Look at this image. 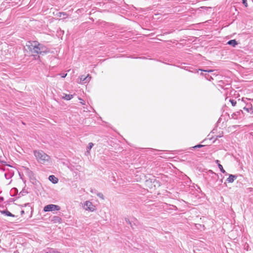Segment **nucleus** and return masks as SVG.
I'll return each instance as SVG.
<instances>
[{"instance_id":"obj_1","label":"nucleus","mask_w":253,"mask_h":253,"mask_svg":"<svg viewBox=\"0 0 253 253\" xmlns=\"http://www.w3.org/2000/svg\"><path fill=\"white\" fill-rule=\"evenodd\" d=\"M13 174L12 167L7 164L5 162L1 160V175H4V178L2 179L3 184L5 185L9 184L12 181L11 178Z\"/></svg>"},{"instance_id":"obj_2","label":"nucleus","mask_w":253,"mask_h":253,"mask_svg":"<svg viewBox=\"0 0 253 253\" xmlns=\"http://www.w3.org/2000/svg\"><path fill=\"white\" fill-rule=\"evenodd\" d=\"M26 47L33 53L42 54L48 52L47 49L37 41H29L26 43Z\"/></svg>"},{"instance_id":"obj_3","label":"nucleus","mask_w":253,"mask_h":253,"mask_svg":"<svg viewBox=\"0 0 253 253\" xmlns=\"http://www.w3.org/2000/svg\"><path fill=\"white\" fill-rule=\"evenodd\" d=\"M34 155L37 160L41 164H46L49 163L50 157L42 151L35 150L34 152Z\"/></svg>"},{"instance_id":"obj_4","label":"nucleus","mask_w":253,"mask_h":253,"mask_svg":"<svg viewBox=\"0 0 253 253\" xmlns=\"http://www.w3.org/2000/svg\"><path fill=\"white\" fill-rule=\"evenodd\" d=\"M83 207L84 210L90 211H94L96 210L95 206L89 201H85Z\"/></svg>"},{"instance_id":"obj_5","label":"nucleus","mask_w":253,"mask_h":253,"mask_svg":"<svg viewBox=\"0 0 253 253\" xmlns=\"http://www.w3.org/2000/svg\"><path fill=\"white\" fill-rule=\"evenodd\" d=\"M60 210V208L59 206L53 204L46 205L43 208V211L45 212L59 211Z\"/></svg>"},{"instance_id":"obj_6","label":"nucleus","mask_w":253,"mask_h":253,"mask_svg":"<svg viewBox=\"0 0 253 253\" xmlns=\"http://www.w3.org/2000/svg\"><path fill=\"white\" fill-rule=\"evenodd\" d=\"M80 83L85 84L87 82H89L91 79V77L89 75H87L86 76L84 75H82L80 77Z\"/></svg>"},{"instance_id":"obj_7","label":"nucleus","mask_w":253,"mask_h":253,"mask_svg":"<svg viewBox=\"0 0 253 253\" xmlns=\"http://www.w3.org/2000/svg\"><path fill=\"white\" fill-rule=\"evenodd\" d=\"M237 178V176L233 174H229L228 178L226 179L227 181L229 183L233 182L235 179Z\"/></svg>"},{"instance_id":"obj_8","label":"nucleus","mask_w":253,"mask_h":253,"mask_svg":"<svg viewBox=\"0 0 253 253\" xmlns=\"http://www.w3.org/2000/svg\"><path fill=\"white\" fill-rule=\"evenodd\" d=\"M1 214H4L6 216H10V217H15V215L11 213L10 212L7 210L1 211Z\"/></svg>"},{"instance_id":"obj_9","label":"nucleus","mask_w":253,"mask_h":253,"mask_svg":"<svg viewBox=\"0 0 253 253\" xmlns=\"http://www.w3.org/2000/svg\"><path fill=\"white\" fill-rule=\"evenodd\" d=\"M48 179L54 184L57 183L58 181V178L53 175H50Z\"/></svg>"},{"instance_id":"obj_10","label":"nucleus","mask_w":253,"mask_h":253,"mask_svg":"<svg viewBox=\"0 0 253 253\" xmlns=\"http://www.w3.org/2000/svg\"><path fill=\"white\" fill-rule=\"evenodd\" d=\"M227 44L232 45L233 47H235L237 45L238 43L235 40H231L227 42Z\"/></svg>"},{"instance_id":"obj_11","label":"nucleus","mask_w":253,"mask_h":253,"mask_svg":"<svg viewBox=\"0 0 253 253\" xmlns=\"http://www.w3.org/2000/svg\"><path fill=\"white\" fill-rule=\"evenodd\" d=\"M62 98L66 100H70L73 97V95L72 94H63Z\"/></svg>"},{"instance_id":"obj_12","label":"nucleus","mask_w":253,"mask_h":253,"mask_svg":"<svg viewBox=\"0 0 253 253\" xmlns=\"http://www.w3.org/2000/svg\"><path fill=\"white\" fill-rule=\"evenodd\" d=\"M218 162H219V161L216 160V163L218 164V167L219 169L223 173H225L226 175H227V173L226 172L225 170L223 169L222 166L221 164H219Z\"/></svg>"},{"instance_id":"obj_13","label":"nucleus","mask_w":253,"mask_h":253,"mask_svg":"<svg viewBox=\"0 0 253 253\" xmlns=\"http://www.w3.org/2000/svg\"><path fill=\"white\" fill-rule=\"evenodd\" d=\"M57 16L63 18H66L67 17V14L65 12H58Z\"/></svg>"},{"instance_id":"obj_14","label":"nucleus","mask_w":253,"mask_h":253,"mask_svg":"<svg viewBox=\"0 0 253 253\" xmlns=\"http://www.w3.org/2000/svg\"><path fill=\"white\" fill-rule=\"evenodd\" d=\"M61 220V219L59 216H55L53 217V221L55 222H60Z\"/></svg>"},{"instance_id":"obj_15","label":"nucleus","mask_w":253,"mask_h":253,"mask_svg":"<svg viewBox=\"0 0 253 253\" xmlns=\"http://www.w3.org/2000/svg\"><path fill=\"white\" fill-rule=\"evenodd\" d=\"M93 144L91 142L89 143L88 144V145L87 147V152H88L89 151V150L92 148V147H93Z\"/></svg>"},{"instance_id":"obj_16","label":"nucleus","mask_w":253,"mask_h":253,"mask_svg":"<svg viewBox=\"0 0 253 253\" xmlns=\"http://www.w3.org/2000/svg\"><path fill=\"white\" fill-rule=\"evenodd\" d=\"M205 78L209 80V81H211V80H213V77L212 76H210L209 75H207V74H205Z\"/></svg>"},{"instance_id":"obj_17","label":"nucleus","mask_w":253,"mask_h":253,"mask_svg":"<svg viewBox=\"0 0 253 253\" xmlns=\"http://www.w3.org/2000/svg\"><path fill=\"white\" fill-rule=\"evenodd\" d=\"M199 70L204 72H208V73H213L214 71L212 70H203V69H199Z\"/></svg>"},{"instance_id":"obj_18","label":"nucleus","mask_w":253,"mask_h":253,"mask_svg":"<svg viewBox=\"0 0 253 253\" xmlns=\"http://www.w3.org/2000/svg\"><path fill=\"white\" fill-rule=\"evenodd\" d=\"M230 102H231V103L233 106H235L237 103L236 101L234 99H230Z\"/></svg>"},{"instance_id":"obj_19","label":"nucleus","mask_w":253,"mask_h":253,"mask_svg":"<svg viewBox=\"0 0 253 253\" xmlns=\"http://www.w3.org/2000/svg\"><path fill=\"white\" fill-rule=\"evenodd\" d=\"M97 196L103 200L104 199V196H103V194L101 193H98L97 194Z\"/></svg>"},{"instance_id":"obj_20","label":"nucleus","mask_w":253,"mask_h":253,"mask_svg":"<svg viewBox=\"0 0 253 253\" xmlns=\"http://www.w3.org/2000/svg\"><path fill=\"white\" fill-rule=\"evenodd\" d=\"M242 3L246 7L248 6V3L247 0H242Z\"/></svg>"},{"instance_id":"obj_21","label":"nucleus","mask_w":253,"mask_h":253,"mask_svg":"<svg viewBox=\"0 0 253 253\" xmlns=\"http://www.w3.org/2000/svg\"><path fill=\"white\" fill-rule=\"evenodd\" d=\"M26 192H24V191H21L19 194V197H21L22 196H24L25 193H26Z\"/></svg>"},{"instance_id":"obj_22","label":"nucleus","mask_w":253,"mask_h":253,"mask_svg":"<svg viewBox=\"0 0 253 253\" xmlns=\"http://www.w3.org/2000/svg\"><path fill=\"white\" fill-rule=\"evenodd\" d=\"M125 220H126V223L129 224L130 225V226L132 227L131 223L130 221H129V220L128 219L126 218Z\"/></svg>"},{"instance_id":"obj_23","label":"nucleus","mask_w":253,"mask_h":253,"mask_svg":"<svg viewBox=\"0 0 253 253\" xmlns=\"http://www.w3.org/2000/svg\"><path fill=\"white\" fill-rule=\"evenodd\" d=\"M204 145H201V144H199V145H196L194 147V148H201L202 147H203Z\"/></svg>"},{"instance_id":"obj_24","label":"nucleus","mask_w":253,"mask_h":253,"mask_svg":"<svg viewBox=\"0 0 253 253\" xmlns=\"http://www.w3.org/2000/svg\"><path fill=\"white\" fill-rule=\"evenodd\" d=\"M7 77V76L5 74H1V78L5 79V77Z\"/></svg>"},{"instance_id":"obj_25","label":"nucleus","mask_w":253,"mask_h":253,"mask_svg":"<svg viewBox=\"0 0 253 253\" xmlns=\"http://www.w3.org/2000/svg\"><path fill=\"white\" fill-rule=\"evenodd\" d=\"M244 109L245 110L247 111L248 112H250V108H247V107H245L244 108ZM251 109H252V108H251Z\"/></svg>"},{"instance_id":"obj_26","label":"nucleus","mask_w":253,"mask_h":253,"mask_svg":"<svg viewBox=\"0 0 253 253\" xmlns=\"http://www.w3.org/2000/svg\"><path fill=\"white\" fill-rule=\"evenodd\" d=\"M60 75L62 78H64L67 76V74H61Z\"/></svg>"},{"instance_id":"obj_27","label":"nucleus","mask_w":253,"mask_h":253,"mask_svg":"<svg viewBox=\"0 0 253 253\" xmlns=\"http://www.w3.org/2000/svg\"><path fill=\"white\" fill-rule=\"evenodd\" d=\"M211 171V173L212 174L213 176L212 177H214V176H217V174H216L215 173H214L212 171Z\"/></svg>"},{"instance_id":"obj_28","label":"nucleus","mask_w":253,"mask_h":253,"mask_svg":"<svg viewBox=\"0 0 253 253\" xmlns=\"http://www.w3.org/2000/svg\"><path fill=\"white\" fill-rule=\"evenodd\" d=\"M218 75V74L216 73H213L212 74V76H216Z\"/></svg>"},{"instance_id":"obj_29","label":"nucleus","mask_w":253,"mask_h":253,"mask_svg":"<svg viewBox=\"0 0 253 253\" xmlns=\"http://www.w3.org/2000/svg\"><path fill=\"white\" fill-rule=\"evenodd\" d=\"M24 213V211H23V210H22V211H21V214L22 215V214H23Z\"/></svg>"},{"instance_id":"obj_30","label":"nucleus","mask_w":253,"mask_h":253,"mask_svg":"<svg viewBox=\"0 0 253 253\" xmlns=\"http://www.w3.org/2000/svg\"><path fill=\"white\" fill-rule=\"evenodd\" d=\"M52 253H59V252H58L57 251H54Z\"/></svg>"},{"instance_id":"obj_31","label":"nucleus","mask_w":253,"mask_h":253,"mask_svg":"<svg viewBox=\"0 0 253 253\" xmlns=\"http://www.w3.org/2000/svg\"><path fill=\"white\" fill-rule=\"evenodd\" d=\"M81 103L83 105H84V101L81 102Z\"/></svg>"},{"instance_id":"obj_32","label":"nucleus","mask_w":253,"mask_h":253,"mask_svg":"<svg viewBox=\"0 0 253 253\" xmlns=\"http://www.w3.org/2000/svg\"><path fill=\"white\" fill-rule=\"evenodd\" d=\"M0 199H1V201H3V198H2V197H1V198H0Z\"/></svg>"},{"instance_id":"obj_33","label":"nucleus","mask_w":253,"mask_h":253,"mask_svg":"<svg viewBox=\"0 0 253 253\" xmlns=\"http://www.w3.org/2000/svg\"><path fill=\"white\" fill-rule=\"evenodd\" d=\"M201 75H204V74L203 73H201Z\"/></svg>"}]
</instances>
